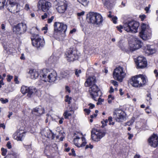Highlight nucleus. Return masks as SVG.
Listing matches in <instances>:
<instances>
[{"mask_svg":"<svg viewBox=\"0 0 158 158\" xmlns=\"http://www.w3.org/2000/svg\"><path fill=\"white\" fill-rule=\"evenodd\" d=\"M64 33L60 31H57V36L58 37V38H56L57 40H61L63 39V36L64 35Z\"/></svg>","mask_w":158,"mask_h":158,"instance_id":"nucleus-28","label":"nucleus"},{"mask_svg":"<svg viewBox=\"0 0 158 158\" xmlns=\"http://www.w3.org/2000/svg\"><path fill=\"white\" fill-rule=\"evenodd\" d=\"M38 8L40 7L42 10L44 12L48 11L52 7V3L46 0H40L37 4Z\"/></svg>","mask_w":158,"mask_h":158,"instance_id":"nucleus-13","label":"nucleus"},{"mask_svg":"<svg viewBox=\"0 0 158 158\" xmlns=\"http://www.w3.org/2000/svg\"><path fill=\"white\" fill-rule=\"evenodd\" d=\"M140 19L142 21H143L146 18V16L144 15H143L139 16Z\"/></svg>","mask_w":158,"mask_h":158,"instance_id":"nucleus-59","label":"nucleus"},{"mask_svg":"<svg viewBox=\"0 0 158 158\" xmlns=\"http://www.w3.org/2000/svg\"><path fill=\"white\" fill-rule=\"evenodd\" d=\"M6 146L9 149H10L12 148V146L11 144V143L10 141L7 142L6 144Z\"/></svg>","mask_w":158,"mask_h":158,"instance_id":"nucleus-53","label":"nucleus"},{"mask_svg":"<svg viewBox=\"0 0 158 158\" xmlns=\"http://www.w3.org/2000/svg\"><path fill=\"white\" fill-rule=\"evenodd\" d=\"M81 140L82 141V143H81V147H84L85 146L86 143L85 142V138L84 137H82L81 138Z\"/></svg>","mask_w":158,"mask_h":158,"instance_id":"nucleus-38","label":"nucleus"},{"mask_svg":"<svg viewBox=\"0 0 158 158\" xmlns=\"http://www.w3.org/2000/svg\"><path fill=\"white\" fill-rule=\"evenodd\" d=\"M123 70L122 67L119 66L116 68L113 72L114 78L120 82L122 81L126 74Z\"/></svg>","mask_w":158,"mask_h":158,"instance_id":"nucleus-8","label":"nucleus"},{"mask_svg":"<svg viewBox=\"0 0 158 158\" xmlns=\"http://www.w3.org/2000/svg\"><path fill=\"white\" fill-rule=\"evenodd\" d=\"M145 52L148 54H152L155 53L156 50L152 45H147L144 47Z\"/></svg>","mask_w":158,"mask_h":158,"instance_id":"nucleus-23","label":"nucleus"},{"mask_svg":"<svg viewBox=\"0 0 158 158\" xmlns=\"http://www.w3.org/2000/svg\"><path fill=\"white\" fill-rule=\"evenodd\" d=\"M48 77L49 78L48 82H53L56 81L57 79V74L55 71H49Z\"/></svg>","mask_w":158,"mask_h":158,"instance_id":"nucleus-21","label":"nucleus"},{"mask_svg":"<svg viewBox=\"0 0 158 158\" xmlns=\"http://www.w3.org/2000/svg\"><path fill=\"white\" fill-rule=\"evenodd\" d=\"M85 12L84 11H82L80 13H77V15L78 16H83L84 15Z\"/></svg>","mask_w":158,"mask_h":158,"instance_id":"nucleus-56","label":"nucleus"},{"mask_svg":"<svg viewBox=\"0 0 158 158\" xmlns=\"http://www.w3.org/2000/svg\"><path fill=\"white\" fill-rule=\"evenodd\" d=\"M5 2L6 0H0V9L3 8Z\"/></svg>","mask_w":158,"mask_h":158,"instance_id":"nucleus-35","label":"nucleus"},{"mask_svg":"<svg viewBox=\"0 0 158 158\" xmlns=\"http://www.w3.org/2000/svg\"><path fill=\"white\" fill-rule=\"evenodd\" d=\"M129 44L130 50L134 51L140 48L143 45V43L139 38L134 37L130 40Z\"/></svg>","mask_w":158,"mask_h":158,"instance_id":"nucleus-6","label":"nucleus"},{"mask_svg":"<svg viewBox=\"0 0 158 158\" xmlns=\"http://www.w3.org/2000/svg\"><path fill=\"white\" fill-rule=\"evenodd\" d=\"M96 80L95 77H89L85 83V85L86 87H90L94 85H96Z\"/></svg>","mask_w":158,"mask_h":158,"instance_id":"nucleus-22","label":"nucleus"},{"mask_svg":"<svg viewBox=\"0 0 158 158\" xmlns=\"http://www.w3.org/2000/svg\"><path fill=\"white\" fill-rule=\"evenodd\" d=\"M84 111L86 112L87 114H89L90 112V110L89 109H85Z\"/></svg>","mask_w":158,"mask_h":158,"instance_id":"nucleus-61","label":"nucleus"},{"mask_svg":"<svg viewBox=\"0 0 158 158\" xmlns=\"http://www.w3.org/2000/svg\"><path fill=\"white\" fill-rule=\"evenodd\" d=\"M63 116L64 118L66 119L68 118L69 117H70L72 116V114L69 113V111L66 110L63 114Z\"/></svg>","mask_w":158,"mask_h":158,"instance_id":"nucleus-30","label":"nucleus"},{"mask_svg":"<svg viewBox=\"0 0 158 158\" xmlns=\"http://www.w3.org/2000/svg\"><path fill=\"white\" fill-rule=\"evenodd\" d=\"M65 56L67 60L69 62L77 60L79 57L77 51L72 48H70L66 51Z\"/></svg>","mask_w":158,"mask_h":158,"instance_id":"nucleus-5","label":"nucleus"},{"mask_svg":"<svg viewBox=\"0 0 158 158\" xmlns=\"http://www.w3.org/2000/svg\"><path fill=\"white\" fill-rule=\"evenodd\" d=\"M146 82L147 80L145 76L141 74L132 77L130 80L131 84L135 87L143 86Z\"/></svg>","mask_w":158,"mask_h":158,"instance_id":"nucleus-1","label":"nucleus"},{"mask_svg":"<svg viewBox=\"0 0 158 158\" xmlns=\"http://www.w3.org/2000/svg\"><path fill=\"white\" fill-rule=\"evenodd\" d=\"M24 148H26L27 150H28L29 149L31 148V144L30 145H24Z\"/></svg>","mask_w":158,"mask_h":158,"instance_id":"nucleus-54","label":"nucleus"},{"mask_svg":"<svg viewBox=\"0 0 158 158\" xmlns=\"http://www.w3.org/2000/svg\"><path fill=\"white\" fill-rule=\"evenodd\" d=\"M4 158H18V156L16 154H8Z\"/></svg>","mask_w":158,"mask_h":158,"instance_id":"nucleus-34","label":"nucleus"},{"mask_svg":"<svg viewBox=\"0 0 158 158\" xmlns=\"http://www.w3.org/2000/svg\"><path fill=\"white\" fill-rule=\"evenodd\" d=\"M49 71L47 69H44L40 72V77L42 80L45 82H48Z\"/></svg>","mask_w":158,"mask_h":158,"instance_id":"nucleus-19","label":"nucleus"},{"mask_svg":"<svg viewBox=\"0 0 158 158\" xmlns=\"http://www.w3.org/2000/svg\"><path fill=\"white\" fill-rule=\"evenodd\" d=\"M89 91L91 98L94 100L97 101L96 98L98 96V92L100 91V89L96 85L89 87Z\"/></svg>","mask_w":158,"mask_h":158,"instance_id":"nucleus-15","label":"nucleus"},{"mask_svg":"<svg viewBox=\"0 0 158 158\" xmlns=\"http://www.w3.org/2000/svg\"><path fill=\"white\" fill-rule=\"evenodd\" d=\"M136 63L138 68L143 69L146 67L147 65L146 59L142 56L138 57Z\"/></svg>","mask_w":158,"mask_h":158,"instance_id":"nucleus-16","label":"nucleus"},{"mask_svg":"<svg viewBox=\"0 0 158 158\" xmlns=\"http://www.w3.org/2000/svg\"><path fill=\"white\" fill-rule=\"evenodd\" d=\"M61 75L63 78H65L69 76V74L65 71H63L61 73Z\"/></svg>","mask_w":158,"mask_h":158,"instance_id":"nucleus-36","label":"nucleus"},{"mask_svg":"<svg viewBox=\"0 0 158 158\" xmlns=\"http://www.w3.org/2000/svg\"><path fill=\"white\" fill-rule=\"evenodd\" d=\"M8 10L11 12V13H17L19 12V10H18L17 9H15L14 7L13 8H8Z\"/></svg>","mask_w":158,"mask_h":158,"instance_id":"nucleus-33","label":"nucleus"},{"mask_svg":"<svg viewBox=\"0 0 158 158\" xmlns=\"http://www.w3.org/2000/svg\"><path fill=\"white\" fill-rule=\"evenodd\" d=\"M104 101V99H101L100 98H99L98 99V102L97 103V105H101L102 104V102Z\"/></svg>","mask_w":158,"mask_h":158,"instance_id":"nucleus-42","label":"nucleus"},{"mask_svg":"<svg viewBox=\"0 0 158 158\" xmlns=\"http://www.w3.org/2000/svg\"><path fill=\"white\" fill-rule=\"evenodd\" d=\"M117 18L116 17L113 16L112 18V20L113 21L114 23H117Z\"/></svg>","mask_w":158,"mask_h":158,"instance_id":"nucleus-48","label":"nucleus"},{"mask_svg":"<svg viewBox=\"0 0 158 158\" xmlns=\"http://www.w3.org/2000/svg\"><path fill=\"white\" fill-rule=\"evenodd\" d=\"M44 113V109L42 107H40V111H39V114H37V115H40L41 114H42Z\"/></svg>","mask_w":158,"mask_h":158,"instance_id":"nucleus-43","label":"nucleus"},{"mask_svg":"<svg viewBox=\"0 0 158 158\" xmlns=\"http://www.w3.org/2000/svg\"><path fill=\"white\" fill-rule=\"evenodd\" d=\"M127 135H129V137H128V139H131L133 136V134H131L129 133H127Z\"/></svg>","mask_w":158,"mask_h":158,"instance_id":"nucleus-60","label":"nucleus"},{"mask_svg":"<svg viewBox=\"0 0 158 158\" xmlns=\"http://www.w3.org/2000/svg\"><path fill=\"white\" fill-rule=\"evenodd\" d=\"M152 99L151 94H148L147 95L146 100L148 101H150Z\"/></svg>","mask_w":158,"mask_h":158,"instance_id":"nucleus-47","label":"nucleus"},{"mask_svg":"<svg viewBox=\"0 0 158 158\" xmlns=\"http://www.w3.org/2000/svg\"><path fill=\"white\" fill-rule=\"evenodd\" d=\"M10 6L8 8L14 7L15 9H17L18 6V5L16 3L12 2L11 1L9 2Z\"/></svg>","mask_w":158,"mask_h":158,"instance_id":"nucleus-31","label":"nucleus"},{"mask_svg":"<svg viewBox=\"0 0 158 158\" xmlns=\"http://www.w3.org/2000/svg\"><path fill=\"white\" fill-rule=\"evenodd\" d=\"M135 118L134 117H132L131 119L129 121L131 123V124H132L135 121Z\"/></svg>","mask_w":158,"mask_h":158,"instance_id":"nucleus-63","label":"nucleus"},{"mask_svg":"<svg viewBox=\"0 0 158 158\" xmlns=\"http://www.w3.org/2000/svg\"><path fill=\"white\" fill-rule=\"evenodd\" d=\"M151 7V5L149 4L148 6L146 7L145 8V10L146 11V13H148L149 12V8Z\"/></svg>","mask_w":158,"mask_h":158,"instance_id":"nucleus-52","label":"nucleus"},{"mask_svg":"<svg viewBox=\"0 0 158 158\" xmlns=\"http://www.w3.org/2000/svg\"><path fill=\"white\" fill-rule=\"evenodd\" d=\"M0 101L3 104L6 103L8 102V100L7 98L4 99L3 98H1L0 99Z\"/></svg>","mask_w":158,"mask_h":158,"instance_id":"nucleus-40","label":"nucleus"},{"mask_svg":"<svg viewBox=\"0 0 158 158\" xmlns=\"http://www.w3.org/2000/svg\"><path fill=\"white\" fill-rule=\"evenodd\" d=\"M49 148V147L48 146H46L45 147V150L44 151V153L48 156H49V153H48V150Z\"/></svg>","mask_w":158,"mask_h":158,"instance_id":"nucleus-46","label":"nucleus"},{"mask_svg":"<svg viewBox=\"0 0 158 158\" xmlns=\"http://www.w3.org/2000/svg\"><path fill=\"white\" fill-rule=\"evenodd\" d=\"M139 23L137 22L132 21L123 24L124 30L127 32H133L136 33L137 31Z\"/></svg>","mask_w":158,"mask_h":158,"instance_id":"nucleus-4","label":"nucleus"},{"mask_svg":"<svg viewBox=\"0 0 158 158\" xmlns=\"http://www.w3.org/2000/svg\"><path fill=\"white\" fill-rule=\"evenodd\" d=\"M54 19V17L53 16H52L50 18L48 19V23H51L53 19Z\"/></svg>","mask_w":158,"mask_h":158,"instance_id":"nucleus-49","label":"nucleus"},{"mask_svg":"<svg viewBox=\"0 0 158 158\" xmlns=\"http://www.w3.org/2000/svg\"><path fill=\"white\" fill-rule=\"evenodd\" d=\"M104 5L106 7L109 8L111 6V3L110 2V0H102Z\"/></svg>","mask_w":158,"mask_h":158,"instance_id":"nucleus-27","label":"nucleus"},{"mask_svg":"<svg viewBox=\"0 0 158 158\" xmlns=\"http://www.w3.org/2000/svg\"><path fill=\"white\" fill-rule=\"evenodd\" d=\"M106 133L101 130L94 129L91 131V138L94 141L98 142L105 135Z\"/></svg>","mask_w":158,"mask_h":158,"instance_id":"nucleus-11","label":"nucleus"},{"mask_svg":"<svg viewBox=\"0 0 158 158\" xmlns=\"http://www.w3.org/2000/svg\"><path fill=\"white\" fill-rule=\"evenodd\" d=\"M87 19L90 23L94 25H99L103 21L102 17L100 14L93 12H90L87 15Z\"/></svg>","mask_w":158,"mask_h":158,"instance_id":"nucleus-2","label":"nucleus"},{"mask_svg":"<svg viewBox=\"0 0 158 158\" xmlns=\"http://www.w3.org/2000/svg\"><path fill=\"white\" fill-rule=\"evenodd\" d=\"M118 31H119L121 33L122 32V29L124 28L123 25V26L120 25L119 26H117L116 27Z\"/></svg>","mask_w":158,"mask_h":158,"instance_id":"nucleus-39","label":"nucleus"},{"mask_svg":"<svg viewBox=\"0 0 158 158\" xmlns=\"http://www.w3.org/2000/svg\"><path fill=\"white\" fill-rule=\"evenodd\" d=\"M71 99V97H69V95H66L65 97V101L66 102H67L68 104H69L70 103V100Z\"/></svg>","mask_w":158,"mask_h":158,"instance_id":"nucleus-37","label":"nucleus"},{"mask_svg":"<svg viewBox=\"0 0 158 158\" xmlns=\"http://www.w3.org/2000/svg\"><path fill=\"white\" fill-rule=\"evenodd\" d=\"M18 77L17 76H15V77L14 81L15 82V83L17 84L19 83V81L18 80Z\"/></svg>","mask_w":158,"mask_h":158,"instance_id":"nucleus-57","label":"nucleus"},{"mask_svg":"<svg viewBox=\"0 0 158 158\" xmlns=\"http://www.w3.org/2000/svg\"><path fill=\"white\" fill-rule=\"evenodd\" d=\"M27 29L26 24L23 23H18L13 27V32L18 36L23 34L26 31Z\"/></svg>","mask_w":158,"mask_h":158,"instance_id":"nucleus-9","label":"nucleus"},{"mask_svg":"<svg viewBox=\"0 0 158 158\" xmlns=\"http://www.w3.org/2000/svg\"><path fill=\"white\" fill-rule=\"evenodd\" d=\"M48 17V14L47 13H44V15L41 16V18L42 19H44Z\"/></svg>","mask_w":158,"mask_h":158,"instance_id":"nucleus-55","label":"nucleus"},{"mask_svg":"<svg viewBox=\"0 0 158 158\" xmlns=\"http://www.w3.org/2000/svg\"><path fill=\"white\" fill-rule=\"evenodd\" d=\"M140 38L143 40H146L151 38L152 31L148 25L143 23L141 26V31L139 33Z\"/></svg>","mask_w":158,"mask_h":158,"instance_id":"nucleus-3","label":"nucleus"},{"mask_svg":"<svg viewBox=\"0 0 158 158\" xmlns=\"http://www.w3.org/2000/svg\"><path fill=\"white\" fill-rule=\"evenodd\" d=\"M54 4L58 6L56 9L59 13H63L67 9L68 4L65 0H55Z\"/></svg>","mask_w":158,"mask_h":158,"instance_id":"nucleus-10","label":"nucleus"},{"mask_svg":"<svg viewBox=\"0 0 158 158\" xmlns=\"http://www.w3.org/2000/svg\"><path fill=\"white\" fill-rule=\"evenodd\" d=\"M25 134L24 132H21V131H19L14 135L13 138L18 141H22L25 136Z\"/></svg>","mask_w":158,"mask_h":158,"instance_id":"nucleus-24","label":"nucleus"},{"mask_svg":"<svg viewBox=\"0 0 158 158\" xmlns=\"http://www.w3.org/2000/svg\"><path fill=\"white\" fill-rule=\"evenodd\" d=\"M57 60L56 57L53 55H52L47 60H46V64H51L56 62Z\"/></svg>","mask_w":158,"mask_h":158,"instance_id":"nucleus-26","label":"nucleus"},{"mask_svg":"<svg viewBox=\"0 0 158 158\" xmlns=\"http://www.w3.org/2000/svg\"><path fill=\"white\" fill-rule=\"evenodd\" d=\"M88 148H89L90 149H92L93 148V146L90 144H89V145H87L85 147V148L86 149Z\"/></svg>","mask_w":158,"mask_h":158,"instance_id":"nucleus-58","label":"nucleus"},{"mask_svg":"<svg viewBox=\"0 0 158 158\" xmlns=\"http://www.w3.org/2000/svg\"><path fill=\"white\" fill-rule=\"evenodd\" d=\"M78 2L84 6H86L88 5V2L87 0H77Z\"/></svg>","mask_w":158,"mask_h":158,"instance_id":"nucleus-32","label":"nucleus"},{"mask_svg":"<svg viewBox=\"0 0 158 158\" xmlns=\"http://www.w3.org/2000/svg\"><path fill=\"white\" fill-rule=\"evenodd\" d=\"M42 135L46 137L52 139L55 138V134L48 128L44 129L41 132Z\"/></svg>","mask_w":158,"mask_h":158,"instance_id":"nucleus-20","label":"nucleus"},{"mask_svg":"<svg viewBox=\"0 0 158 158\" xmlns=\"http://www.w3.org/2000/svg\"><path fill=\"white\" fill-rule=\"evenodd\" d=\"M149 145L152 147L156 148L158 145V137L154 134L148 139Z\"/></svg>","mask_w":158,"mask_h":158,"instance_id":"nucleus-18","label":"nucleus"},{"mask_svg":"<svg viewBox=\"0 0 158 158\" xmlns=\"http://www.w3.org/2000/svg\"><path fill=\"white\" fill-rule=\"evenodd\" d=\"M29 73L30 74L31 78L32 79H35L39 76H40V73H39L35 69L30 70Z\"/></svg>","mask_w":158,"mask_h":158,"instance_id":"nucleus-25","label":"nucleus"},{"mask_svg":"<svg viewBox=\"0 0 158 158\" xmlns=\"http://www.w3.org/2000/svg\"><path fill=\"white\" fill-rule=\"evenodd\" d=\"M113 118L118 122H123L126 119V114L122 110H115L113 113Z\"/></svg>","mask_w":158,"mask_h":158,"instance_id":"nucleus-14","label":"nucleus"},{"mask_svg":"<svg viewBox=\"0 0 158 158\" xmlns=\"http://www.w3.org/2000/svg\"><path fill=\"white\" fill-rule=\"evenodd\" d=\"M31 40L32 45L37 48L42 47L44 45L45 42L43 37L38 35H34Z\"/></svg>","mask_w":158,"mask_h":158,"instance_id":"nucleus-7","label":"nucleus"},{"mask_svg":"<svg viewBox=\"0 0 158 158\" xmlns=\"http://www.w3.org/2000/svg\"><path fill=\"white\" fill-rule=\"evenodd\" d=\"M7 77V81L8 82H10L11 81V80L13 78V77L12 76H10V75H8Z\"/></svg>","mask_w":158,"mask_h":158,"instance_id":"nucleus-51","label":"nucleus"},{"mask_svg":"<svg viewBox=\"0 0 158 158\" xmlns=\"http://www.w3.org/2000/svg\"><path fill=\"white\" fill-rule=\"evenodd\" d=\"M54 26L56 30L60 31L63 33H65L67 29V25L63 23L56 22L55 23Z\"/></svg>","mask_w":158,"mask_h":158,"instance_id":"nucleus-17","label":"nucleus"},{"mask_svg":"<svg viewBox=\"0 0 158 158\" xmlns=\"http://www.w3.org/2000/svg\"><path fill=\"white\" fill-rule=\"evenodd\" d=\"M21 91L24 94L27 93V96L29 98H30L37 92V90L34 86L28 87L23 85L21 88Z\"/></svg>","mask_w":158,"mask_h":158,"instance_id":"nucleus-12","label":"nucleus"},{"mask_svg":"<svg viewBox=\"0 0 158 158\" xmlns=\"http://www.w3.org/2000/svg\"><path fill=\"white\" fill-rule=\"evenodd\" d=\"M111 82L115 86H118V83L115 81H114V80H111Z\"/></svg>","mask_w":158,"mask_h":158,"instance_id":"nucleus-50","label":"nucleus"},{"mask_svg":"<svg viewBox=\"0 0 158 158\" xmlns=\"http://www.w3.org/2000/svg\"><path fill=\"white\" fill-rule=\"evenodd\" d=\"M75 145L77 146L78 147H81V143H76V142L74 143Z\"/></svg>","mask_w":158,"mask_h":158,"instance_id":"nucleus-64","label":"nucleus"},{"mask_svg":"<svg viewBox=\"0 0 158 158\" xmlns=\"http://www.w3.org/2000/svg\"><path fill=\"white\" fill-rule=\"evenodd\" d=\"M88 105L89 106V108L91 109L95 107V105L91 103L89 104Z\"/></svg>","mask_w":158,"mask_h":158,"instance_id":"nucleus-62","label":"nucleus"},{"mask_svg":"<svg viewBox=\"0 0 158 158\" xmlns=\"http://www.w3.org/2000/svg\"><path fill=\"white\" fill-rule=\"evenodd\" d=\"M57 31H58V30H56V28H54L53 32L52 33L50 34V36L56 39V38H58V37L57 36Z\"/></svg>","mask_w":158,"mask_h":158,"instance_id":"nucleus-29","label":"nucleus"},{"mask_svg":"<svg viewBox=\"0 0 158 158\" xmlns=\"http://www.w3.org/2000/svg\"><path fill=\"white\" fill-rule=\"evenodd\" d=\"M81 73V70L80 69H76L75 72V74L77 77H79V74Z\"/></svg>","mask_w":158,"mask_h":158,"instance_id":"nucleus-44","label":"nucleus"},{"mask_svg":"<svg viewBox=\"0 0 158 158\" xmlns=\"http://www.w3.org/2000/svg\"><path fill=\"white\" fill-rule=\"evenodd\" d=\"M1 151H2V155L3 156L6 155L7 152V150L6 149L2 148Z\"/></svg>","mask_w":158,"mask_h":158,"instance_id":"nucleus-41","label":"nucleus"},{"mask_svg":"<svg viewBox=\"0 0 158 158\" xmlns=\"http://www.w3.org/2000/svg\"><path fill=\"white\" fill-rule=\"evenodd\" d=\"M40 108H38L36 107L35 108H34L33 110H32V112H36L37 114H39V111H40Z\"/></svg>","mask_w":158,"mask_h":158,"instance_id":"nucleus-45","label":"nucleus"}]
</instances>
